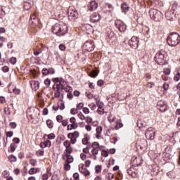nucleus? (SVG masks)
<instances>
[{
  "mask_svg": "<svg viewBox=\"0 0 180 180\" xmlns=\"http://www.w3.org/2000/svg\"><path fill=\"white\" fill-rule=\"evenodd\" d=\"M51 31L56 36H64L68 32V26L65 23L60 22L53 25Z\"/></svg>",
  "mask_w": 180,
  "mask_h": 180,
  "instance_id": "f257e3e1",
  "label": "nucleus"
},
{
  "mask_svg": "<svg viewBox=\"0 0 180 180\" xmlns=\"http://www.w3.org/2000/svg\"><path fill=\"white\" fill-rule=\"evenodd\" d=\"M167 43L171 47H175L180 43V35L177 32H171L167 38Z\"/></svg>",
  "mask_w": 180,
  "mask_h": 180,
  "instance_id": "f03ea898",
  "label": "nucleus"
},
{
  "mask_svg": "<svg viewBox=\"0 0 180 180\" xmlns=\"http://www.w3.org/2000/svg\"><path fill=\"white\" fill-rule=\"evenodd\" d=\"M167 53L164 51H158L155 56V61L158 65H165L167 63Z\"/></svg>",
  "mask_w": 180,
  "mask_h": 180,
  "instance_id": "7ed1b4c3",
  "label": "nucleus"
},
{
  "mask_svg": "<svg viewBox=\"0 0 180 180\" xmlns=\"http://www.w3.org/2000/svg\"><path fill=\"white\" fill-rule=\"evenodd\" d=\"M149 16L155 22H160V20L162 19L163 15L162 13H161V11L155 8H151L149 11Z\"/></svg>",
  "mask_w": 180,
  "mask_h": 180,
  "instance_id": "20e7f679",
  "label": "nucleus"
},
{
  "mask_svg": "<svg viewBox=\"0 0 180 180\" xmlns=\"http://www.w3.org/2000/svg\"><path fill=\"white\" fill-rule=\"evenodd\" d=\"M68 16L70 20H75L78 18V11L74 6H70L68 9Z\"/></svg>",
  "mask_w": 180,
  "mask_h": 180,
  "instance_id": "39448f33",
  "label": "nucleus"
},
{
  "mask_svg": "<svg viewBox=\"0 0 180 180\" xmlns=\"http://www.w3.org/2000/svg\"><path fill=\"white\" fill-rule=\"evenodd\" d=\"M83 49L84 50H86V51H94V49H95V44L94 43V41H86L83 45Z\"/></svg>",
  "mask_w": 180,
  "mask_h": 180,
  "instance_id": "423d86ee",
  "label": "nucleus"
},
{
  "mask_svg": "<svg viewBox=\"0 0 180 180\" xmlns=\"http://www.w3.org/2000/svg\"><path fill=\"white\" fill-rule=\"evenodd\" d=\"M115 25L118 29V30L121 32V33L126 32V29H127V25H126V24H124V22L120 20H115Z\"/></svg>",
  "mask_w": 180,
  "mask_h": 180,
  "instance_id": "0eeeda50",
  "label": "nucleus"
},
{
  "mask_svg": "<svg viewBox=\"0 0 180 180\" xmlns=\"http://www.w3.org/2000/svg\"><path fill=\"white\" fill-rule=\"evenodd\" d=\"M146 137L148 140H154L155 139V129L149 127L146 131Z\"/></svg>",
  "mask_w": 180,
  "mask_h": 180,
  "instance_id": "6e6552de",
  "label": "nucleus"
},
{
  "mask_svg": "<svg viewBox=\"0 0 180 180\" xmlns=\"http://www.w3.org/2000/svg\"><path fill=\"white\" fill-rule=\"evenodd\" d=\"M68 137L70 139V143L72 144H75V143H77V139L79 137V132L78 131H75L72 133H69L68 134Z\"/></svg>",
  "mask_w": 180,
  "mask_h": 180,
  "instance_id": "1a4fd4ad",
  "label": "nucleus"
},
{
  "mask_svg": "<svg viewBox=\"0 0 180 180\" xmlns=\"http://www.w3.org/2000/svg\"><path fill=\"white\" fill-rule=\"evenodd\" d=\"M139 39L137 37H132L131 39L129 41V45L131 49H137L139 47Z\"/></svg>",
  "mask_w": 180,
  "mask_h": 180,
  "instance_id": "9d476101",
  "label": "nucleus"
},
{
  "mask_svg": "<svg viewBox=\"0 0 180 180\" xmlns=\"http://www.w3.org/2000/svg\"><path fill=\"white\" fill-rule=\"evenodd\" d=\"M52 81L54 84H58V86L61 87V89H64V86L67 84V82H65V80L63 78L56 77L52 79Z\"/></svg>",
  "mask_w": 180,
  "mask_h": 180,
  "instance_id": "9b49d317",
  "label": "nucleus"
},
{
  "mask_svg": "<svg viewBox=\"0 0 180 180\" xmlns=\"http://www.w3.org/2000/svg\"><path fill=\"white\" fill-rule=\"evenodd\" d=\"M157 108L160 112H167V110H168V105H167V104L162 101L158 102Z\"/></svg>",
  "mask_w": 180,
  "mask_h": 180,
  "instance_id": "f8f14e48",
  "label": "nucleus"
},
{
  "mask_svg": "<svg viewBox=\"0 0 180 180\" xmlns=\"http://www.w3.org/2000/svg\"><path fill=\"white\" fill-rule=\"evenodd\" d=\"M100 20H101V15L98 13H94L90 16V20L93 23H96V22H99Z\"/></svg>",
  "mask_w": 180,
  "mask_h": 180,
  "instance_id": "ddd939ff",
  "label": "nucleus"
},
{
  "mask_svg": "<svg viewBox=\"0 0 180 180\" xmlns=\"http://www.w3.org/2000/svg\"><path fill=\"white\" fill-rule=\"evenodd\" d=\"M79 171L85 176L91 175V172H89V171L86 168H84V165H79Z\"/></svg>",
  "mask_w": 180,
  "mask_h": 180,
  "instance_id": "4468645a",
  "label": "nucleus"
},
{
  "mask_svg": "<svg viewBox=\"0 0 180 180\" xmlns=\"http://www.w3.org/2000/svg\"><path fill=\"white\" fill-rule=\"evenodd\" d=\"M165 18L167 20L172 21L174 19H175V13H174V11H169L165 13Z\"/></svg>",
  "mask_w": 180,
  "mask_h": 180,
  "instance_id": "2eb2a0df",
  "label": "nucleus"
},
{
  "mask_svg": "<svg viewBox=\"0 0 180 180\" xmlns=\"http://www.w3.org/2000/svg\"><path fill=\"white\" fill-rule=\"evenodd\" d=\"M30 85L33 91H37L40 88V82L39 81L32 80L30 82Z\"/></svg>",
  "mask_w": 180,
  "mask_h": 180,
  "instance_id": "dca6fc26",
  "label": "nucleus"
},
{
  "mask_svg": "<svg viewBox=\"0 0 180 180\" xmlns=\"http://www.w3.org/2000/svg\"><path fill=\"white\" fill-rule=\"evenodd\" d=\"M141 33H142L143 36H146V37L148 39V37H150V28L147 26H143Z\"/></svg>",
  "mask_w": 180,
  "mask_h": 180,
  "instance_id": "f3484780",
  "label": "nucleus"
},
{
  "mask_svg": "<svg viewBox=\"0 0 180 180\" xmlns=\"http://www.w3.org/2000/svg\"><path fill=\"white\" fill-rule=\"evenodd\" d=\"M70 122L71 123L70 127H72V129H73V130H75L78 128V124H77V120L75 119V117H70Z\"/></svg>",
  "mask_w": 180,
  "mask_h": 180,
  "instance_id": "a211bd4d",
  "label": "nucleus"
},
{
  "mask_svg": "<svg viewBox=\"0 0 180 180\" xmlns=\"http://www.w3.org/2000/svg\"><path fill=\"white\" fill-rule=\"evenodd\" d=\"M63 160H66L68 164H71V162H74V158L70 154H65V156L63 155Z\"/></svg>",
  "mask_w": 180,
  "mask_h": 180,
  "instance_id": "6ab92c4d",
  "label": "nucleus"
},
{
  "mask_svg": "<svg viewBox=\"0 0 180 180\" xmlns=\"http://www.w3.org/2000/svg\"><path fill=\"white\" fill-rule=\"evenodd\" d=\"M98 8V3H96L95 1H91L90 3L89 6L88 7L89 11L91 12L96 11V9Z\"/></svg>",
  "mask_w": 180,
  "mask_h": 180,
  "instance_id": "aec40b11",
  "label": "nucleus"
},
{
  "mask_svg": "<svg viewBox=\"0 0 180 180\" xmlns=\"http://www.w3.org/2000/svg\"><path fill=\"white\" fill-rule=\"evenodd\" d=\"M102 130H103L102 127H96V139H101V134H102Z\"/></svg>",
  "mask_w": 180,
  "mask_h": 180,
  "instance_id": "412c9836",
  "label": "nucleus"
},
{
  "mask_svg": "<svg viewBox=\"0 0 180 180\" xmlns=\"http://www.w3.org/2000/svg\"><path fill=\"white\" fill-rule=\"evenodd\" d=\"M129 8H130V7L126 3H123L121 5V10H122V12H123L124 13H126L127 12H129Z\"/></svg>",
  "mask_w": 180,
  "mask_h": 180,
  "instance_id": "4be33fe9",
  "label": "nucleus"
},
{
  "mask_svg": "<svg viewBox=\"0 0 180 180\" xmlns=\"http://www.w3.org/2000/svg\"><path fill=\"white\" fill-rule=\"evenodd\" d=\"M174 81L175 82H178L180 79V68H177L176 70V74L174 75V77L173 78Z\"/></svg>",
  "mask_w": 180,
  "mask_h": 180,
  "instance_id": "5701e85b",
  "label": "nucleus"
},
{
  "mask_svg": "<svg viewBox=\"0 0 180 180\" xmlns=\"http://www.w3.org/2000/svg\"><path fill=\"white\" fill-rule=\"evenodd\" d=\"M37 172H40V169L39 168H31L29 170L28 174H30V175H34V174H37Z\"/></svg>",
  "mask_w": 180,
  "mask_h": 180,
  "instance_id": "b1692460",
  "label": "nucleus"
},
{
  "mask_svg": "<svg viewBox=\"0 0 180 180\" xmlns=\"http://www.w3.org/2000/svg\"><path fill=\"white\" fill-rule=\"evenodd\" d=\"M52 88L55 92H59V94H61V91L63 90L61 89V86H60L58 84H54Z\"/></svg>",
  "mask_w": 180,
  "mask_h": 180,
  "instance_id": "393cba45",
  "label": "nucleus"
},
{
  "mask_svg": "<svg viewBox=\"0 0 180 180\" xmlns=\"http://www.w3.org/2000/svg\"><path fill=\"white\" fill-rule=\"evenodd\" d=\"M11 108H13V104H11L10 106H8L7 108H4V112L5 115H11Z\"/></svg>",
  "mask_w": 180,
  "mask_h": 180,
  "instance_id": "a878e982",
  "label": "nucleus"
},
{
  "mask_svg": "<svg viewBox=\"0 0 180 180\" xmlns=\"http://www.w3.org/2000/svg\"><path fill=\"white\" fill-rule=\"evenodd\" d=\"M88 141H89V136H86L82 140V144H84V145L89 144V143Z\"/></svg>",
  "mask_w": 180,
  "mask_h": 180,
  "instance_id": "bb28decb",
  "label": "nucleus"
},
{
  "mask_svg": "<svg viewBox=\"0 0 180 180\" xmlns=\"http://www.w3.org/2000/svg\"><path fill=\"white\" fill-rule=\"evenodd\" d=\"M46 124L49 129H53V127H54V123H53V121H51V120H48L46 121Z\"/></svg>",
  "mask_w": 180,
  "mask_h": 180,
  "instance_id": "cd10ccee",
  "label": "nucleus"
},
{
  "mask_svg": "<svg viewBox=\"0 0 180 180\" xmlns=\"http://www.w3.org/2000/svg\"><path fill=\"white\" fill-rule=\"evenodd\" d=\"M96 105H97L98 109H103L104 104L102 101H96Z\"/></svg>",
  "mask_w": 180,
  "mask_h": 180,
  "instance_id": "c85d7f7f",
  "label": "nucleus"
},
{
  "mask_svg": "<svg viewBox=\"0 0 180 180\" xmlns=\"http://www.w3.org/2000/svg\"><path fill=\"white\" fill-rule=\"evenodd\" d=\"M30 8H32V4L29 2H26L24 4V9L25 11H29V9H30Z\"/></svg>",
  "mask_w": 180,
  "mask_h": 180,
  "instance_id": "c756f323",
  "label": "nucleus"
},
{
  "mask_svg": "<svg viewBox=\"0 0 180 180\" xmlns=\"http://www.w3.org/2000/svg\"><path fill=\"white\" fill-rule=\"evenodd\" d=\"M36 155L37 157H41L42 155H44V150H39L36 152Z\"/></svg>",
  "mask_w": 180,
  "mask_h": 180,
  "instance_id": "7c9ffc66",
  "label": "nucleus"
},
{
  "mask_svg": "<svg viewBox=\"0 0 180 180\" xmlns=\"http://www.w3.org/2000/svg\"><path fill=\"white\" fill-rule=\"evenodd\" d=\"M16 147H18V146H16V144H15V143H11L10 145V148H11V153H15V150H16Z\"/></svg>",
  "mask_w": 180,
  "mask_h": 180,
  "instance_id": "2f4dec72",
  "label": "nucleus"
},
{
  "mask_svg": "<svg viewBox=\"0 0 180 180\" xmlns=\"http://www.w3.org/2000/svg\"><path fill=\"white\" fill-rule=\"evenodd\" d=\"M64 169L65 171H70L71 169V166L70 165V163H65L64 164Z\"/></svg>",
  "mask_w": 180,
  "mask_h": 180,
  "instance_id": "473e14b6",
  "label": "nucleus"
},
{
  "mask_svg": "<svg viewBox=\"0 0 180 180\" xmlns=\"http://www.w3.org/2000/svg\"><path fill=\"white\" fill-rule=\"evenodd\" d=\"M77 110H84V103H79V104H77Z\"/></svg>",
  "mask_w": 180,
  "mask_h": 180,
  "instance_id": "72a5a7b5",
  "label": "nucleus"
},
{
  "mask_svg": "<svg viewBox=\"0 0 180 180\" xmlns=\"http://www.w3.org/2000/svg\"><path fill=\"white\" fill-rule=\"evenodd\" d=\"M30 164L32 167H35V165L37 164V160H36L35 159H31L30 160Z\"/></svg>",
  "mask_w": 180,
  "mask_h": 180,
  "instance_id": "f704fd0d",
  "label": "nucleus"
},
{
  "mask_svg": "<svg viewBox=\"0 0 180 180\" xmlns=\"http://www.w3.org/2000/svg\"><path fill=\"white\" fill-rule=\"evenodd\" d=\"M133 171H134V167H130L129 169H128L127 170V172L129 175H131V176H133Z\"/></svg>",
  "mask_w": 180,
  "mask_h": 180,
  "instance_id": "c9c22d12",
  "label": "nucleus"
},
{
  "mask_svg": "<svg viewBox=\"0 0 180 180\" xmlns=\"http://www.w3.org/2000/svg\"><path fill=\"white\" fill-rule=\"evenodd\" d=\"M66 154L71 155V153H72V148L71 146H68V148H65Z\"/></svg>",
  "mask_w": 180,
  "mask_h": 180,
  "instance_id": "e433bc0d",
  "label": "nucleus"
},
{
  "mask_svg": "<svg viewBox=\"0 0 180 180\" xmlns=\"http://www.w3.org/2000/svg\"><path fill=\"white\" fill-rule=\"evenodd\" d=\"M178 8V4L176 3V1H175L174 3H173L172 6V9L174 12V11H176V9Z\"/></svg>",
  "mask_w": 180,
  "mask_h": 180,
  "instance_id": "4c0bfd02",
  "label": "nucleus"
},
{
  "mask_svg": "<svg viewBox=\"0 0 180 180\" xmlns=\"http://www.w3.org/2000/svg\"><path fill=\"white\" fill-rule=\"evenodd\" d=\"M105 178H106V179L112 180V179H113V174L112 173H108L105 175Z\"/></svg>",
  "mask_w": 180,
  "mask_h": 180,
  "instance_id": "58836bf2",
  "label": "nucleus"
},
{
  "mask_svg": "<svg viewBox=\"0 0 180 180\" xmlns=\"http://www.w3.org/2000/svg\"><path fill=\"white\" fill-rule=\"evenodd\" d=\"M59 109L60 110H64V109H65V105H64L63 100H61L60 103L59 104Z\"/></svg>",
  "mask_w": 180,
  "mask_h": 180,
  "instance_id": "ea45409f",
  "label": "nucleus"
},
{
  "mask_svg": "<svg viewBox=\"0 0 180 180\" xmlns=\"http://www.w3.org/2000/svg\"><path fill=\"white\" fill-rule=\"evenodd\" d=\"M116 123L117 124H116L115 127H116L117 130H118V129H122V127H123V123H122L120 122H117Z\"/></svg>",
  "mask_w": 180,
  "mask_h": 180,
  "instance_id": "a19ab883",
  "label": "nucleus"
},
{
  "mask_svg": "<svg viewBox=\"0 0 180 180\" xmlns=\"http://www.w3.org/2000/svg\"><path fill=\"white\" fill-rule=\"evenodd\" d=\"M16 61H17V59L15 57H12L10 59V63H11V64H13V65H15V64H16Z\"/></svg>",
  "mask_w": 180,
  "mask_h": 180,
  "instance_id": "79ce46f5",
  "label": "nucleus"
},
{
  "mask_svg": "<svg viewBox=\"0 0 180 180\" xmlns=\"http://www.w3.org/2000/svg\"><path fill=\"white\" fill-rule=\"evenodd\" d=\"M63 146L65 147V148H67L68 147L71 146V143L70 142V141H65V142L63 143Z\"/></svg>",
  "mask_w": 180,
  "mask_h": 180,
  "instance_id": "37998d69",
  "label": "nucleus"
},
{
  "mask_svg": "<svg viewBox=\"0 0 180 180\" xmlns=\"http://www.w3.org/2000/svg\"><path fill=\"white\" fill-rule=\"evenodd\" d=\"M42 75H49V69L44 68L42 69Z\"/></svg>",
  "mask_w": 180,
  "mask_h": 180,
  "instance_id": "c03bdc74",
  "label": "nucleus"
},
{
  "mask_svg": "<svg viewBox=\"0 0 180 180\" xmlns=\"http://www.w3.org/2000/svg\"><path fill=\"white\" fill-rule=\"evenodd\" d=\"M89 106L91 110H95V109H96V105L94 103L89 104Z\"/></svg>",
  "mask_w": 180,
  "mask_h": 180,
  "instance_id": "a18cd8bd",
  "label": "nucleus"
},
{
  "mask_svg": "<svg viewBox=\"0 0 180 180\" xmlns=\"http://www.w3.org/2000/svg\"><path fill=\"white\" fill-rule=\"evenodd\" d=\"M163 72H164V74H165V75H169V74H171V70H169L168 68H165L163 70Z\"/></svg>",
  "mask_w": 180,
  "mask_h": 180,
  "instance_id": "49530a36",
  "label": "nucleus"
},
{
  "mask_svg": "<svg viewBox=\"0 0 180 180\" xmlns=\"http://www.w3.org/2000/svg\"><path fill=\"white\" fill-rule=\"evenodd\" d=\"M41 49H34V56H39V54H41Z\"/></svg>",
  "mask_w": 180,
  "mask_h": 180,
  "instance_id": "de8ad7c7",
  "label": "nucleus"
},
{
  "mask_svg": "<svg viewBox=\"0 0 180 180\" xmlns=\"http://www.w3.org/2000/svg\"><path fill=\"white\" fill-rule=\"evenodd\" d=\"M44 143V147H51V141L50 140H46Z\"/></svg>",
  "mask_w": 180,
  "mask_h": 180,
  "instance_id": "09e8293b",
  "label": "nucleus"
},
{
  "mask_svg": "<svg viewBox=\"0 0 180 180\" xmlns=\"http://www.w3.org/2000/svg\"><path fill=\"white\" fill-rule=\"evenodd\" d=\"M70 113H71V115H77V113H78V109H77V108H72L70 110Z\"/></svg>",
  "mask_w": 180,
  "mask_h": 180,
  "instance_id": "8fccbe9b",
  "label": "nucleus"
},
{
  "mask_svg": "<svg viewBox=\"0 0 180 180\" xmlns=\"http://www.w3.org/2000/svg\"><path fill=\"white\" fill-rule=\"evenodd\" d=\"M79 119H81L82 120H85V115L82 114V112H79L77 115Z\"/></svg>",
  "mask_w": 180,
  "mask_h": 180,
  "instance_id": "3c124183",
  "label": "nucleus"
},
{
  "mask_svg": "<svg viewBox=\"0 0 180 180\" xmlns=\"http://www.w3.org/2000/svg\"><path fill=\"white\" fill-rule=\"evenodd\" d=\"M147 88H153V86H155V84H154V82H148V84H146Z\"/></svg>",
  "mask_w": 180,
  "mask_h": 180,
  "instance_id": "603ef678",
  "label": "nucleus"
},
{
  "mask_svg": "<svg viewBox=\"0 0 180 180\" xmlns=\"http://www.w3.org/2000/svg\"><path fill=\"white\" fill-rule=\"evenodd\" d=\"M60 123H62V126L65 127V126H68V120H63Z\"/></svg>",
  "mask_w": 180,
  "mask_h": 180,
  "instance_id": "864d4df0",
  "label": "nucleus"
},
{
  "mask_svg": "<svg viewBox=\"0 0 180 180\" xmlns=\"http://www.w3.org/2000/svg\"><path fill=\"white\" fill-rule=\"evenodd\" d=\"M98 149L93 148V149L91 150V153L93 155H98Z\"/></svg>",
  "mask_w": 180,
  "mask_h": 180,
  "instance_id": "5fc2aeb1",
  "label": "nucleus"
},
{
  "mask_svg": "<svg viewBox=\"0 0 180 180\" xmlns=\"http://www.w3.org/2000/svg\"><path fill=\"white\" fill-rule=\"evenodd\" d=\"M91 147L93 148H98L99 147V143L98 142H94L92 144H91Z\"/></svg>",
  "mask_w": 180,
  "mask_h": 180,
  "instance_id": "6e6d98bb",
  "label": "nucleus"
},
{
  "mask_svg": "<svg viewBox=\"0 0 180 180\" xmlns=\"http://www.w3.org/2000/svg\"><path fill=\"white\" fill-rule=\"evenodd\" d=\"M56 120L58 123H61L63 122V116L61 115H58L56 117Z\"/></svg>",
  "mask_w": 180,
  "mask_h": 180,
  "instance_id": "4d7b16f0",
  "label": "nucleus"
},
{
  "mask_svg": "<svg viewBox=\"0 0 180 180\" xmlns=\"http://www.w3.org/2000/svg\"><path fill=\"white\" fill-rule=\"evenodd\" d=\"M49 140H53V139H56V135L54 134H50L48 135Z\"/></svg>",
  "mask_w": 180,
  "mask_h": 180,
  "instance_id": "13d9d810",
  "label": "nucleus"
},
{
  "mask_svg": "<svg viewBox=\"0 0 180 180\" xmlns=\"http://www.w3.org/2000/svg\"><path fill=\"white\" fill-rule=\"evenodd\" d=\"M83 112H84L85 115H89V108H86V107H84V108H83Z\"/></svg>",
  "mask_w": 180,
  "mask_h": 180,
  "instance_id": "bf43d9fd",
  "label": "nucleus"
},
{
  "mask_svg": "<svg viewBox=\"0 0 180 180\" xmlns=\"http://www.w3.org/2000/svg\"><path fill=\"white\" fill-rule=\"evenodd\" d=\"M54 72H56V71L54 70L53 68H49L48 69V75H53L54 74Z\"/></svg>",
  "mask_w": 180,
  "mask_h": 180,
  "instance_id": "052dcab7",
  "label": "nucleus"
},
{
  "mask_svg": "<svg viewBox=\"0 0 180 180\" xmlns=\"http://www.w3.org/2000/svg\"><path fill=\"white\" fill-rule=\"evenodd\" d=\"M84 120L86 123H91L92 122V119L90 117H85Z\"/></svg>",
  "mask_w": 180,
  "mask_h": 180,
  "instance_id": "680f3d73",
  "label": "nucleus"
},
{
  "mask_svg": "<svg viewBox=\"0 0 180 180\" xmlns=\"http://www.w3.org/2000/svg\"><path fill=\"white\" fill-rule=\"evenodd\" d=\"M2 72H8L9 71V67L8 66H4L2 68Z\"/></svg>",
  "mask_w": 180,
  "mask_h": 180,
  "instance_id": "e2e57ef3",
  "label": "nucleus"
},
{
  "mask_svg": "<svg viewBox=\"0 0 180 180\" xmlns=\"http://www.w3.org/2000/svg\"><path fill=\"white\" fill-rule=\"evenodd\" d=\"M41 179H42V180H47V179H49V174H44L41 176Z\"/></svg>",
  "mask_w": 180,
  "mask_h": 180,
  "instance_id": "0e129e2a",
  "label": "nucleus"
},
{
  "mask_svg": "<svg viewBox=\"0 0 180 180\" xmlns=\"http://www.w3.org/2000/svg\"><path fill=\"white\" fill-rule=\"evenodd\" d=\"M73 178L75 180H79V174L78 173H75L73 174Z\"/></svg>",
  "mask_w": 180,
  "mask_h": 180,
  "instance_id": "69168bd1",
  "label": "nucleus"
},
{
  "mask_svg": "<svg viewBox=\"0 0 180 180\" xmlns=\"http://www.w3.org/2000/svg\"><path fill=\"white\" fill-rule=\"evenodd\" d=\"M16 126H17V124H16L15 122H11L10 123V127L11 129H16Z\"/></svg>",
  "mask_w": 180,
  "mask_h": 180,
  "instance_id": "338daca9",
  "label": "nucleus"
},
{
  "mask_svg": "<svg viewBox=\"0 0 180 180\" xmlns=\"http://www.w3.org/2000/svg\"><path fill=\"white\" fill-rule=\"evenodd\" d=\"M96 169V172H101V171H102V167H101V166L98 165L95 167Z\"/></svg>",
  "mask_w": 180,
  "mask_h": 180,
  "instance_id": "774afa93",
  "label": "nucleus"
}]
</instances>
